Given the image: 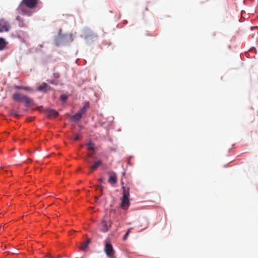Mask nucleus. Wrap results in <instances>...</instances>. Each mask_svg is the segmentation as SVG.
I'll return each mask as SVG.
<instances>
[{"label": "nucleus", "mask_w": 258, "mask_h": 258, "mask_svg": "<svg viewBox=\"0 0 258 258\" xmlns=\"http://www.w3.org/2000/svg\"><path fill=\"white\" fill-rule=\"evenodd\" d=\"M108 181L112 185H114L117 182V177L115 173H113L109 176Z\"/></svg>", "instance_id": "obj_13"}, {"label": "nucleus", "mask_w": 258, "mask_h": 258, "mask_svg": "<svg viewBox=\"0 0 258 258\" xmlns=\"http://www.w3.org/2000/svg\"><path fill=\"white\" fill-rule=\"evenodd\" d=\"M82 116V115L81 114V113L78 112L74 115L72 116L71 118L74 121H78L81 119Z\"/></svg>", "instance_id": "obj_17"}, {"label": "nucleus", "mask_w": 258, "mask_h": 258, "mask_svg": "<svg viewBox=\"0 0 258 258\" xmlns=\"http://www.w3.org/2000/svg\"><path fill=\"white\" fill-rule=\"evenodd\" d=\"M67 35H59L55 39V42L57 45H59L61 44L62 42L63 41V39L66 37H67Z\"/></svg>", "instance_id": "obj_15"}, {"label": "nucleus", "mask_w": 258, "mask_h": 258, "mask_svg": "<svg viewBox=\"0 0 258 258\" xmlns=\"http://www.w3.org/2000/svg\"><path fill=\"white\" fill-rule=\"evenodd\" d=\"M47 82H48L49 83L51 84H56L55 83L54 81H53V80H47Z\"/></svg>", "instance_id": "obj_28"}, {"label": "nucleus", "mask_w": 258, "mask_h": 258, "mask_svg": "<svg viewBox=\"0 0 258 258\" xmlns=\"http://www.w3.org/2000/svg\"><path fill=\"white\" fill-rule=\"evenodd\" d=\"M109 223L110 224L108 226L107 221L103 220L102 222V227L101 228V230L104 232H107L109 230V227H110L112 223L110 222H109Z\"/></svg>", "instance_id": "obj_9"}, {"label": "nucleus", "mask_w": 258, "mask_h": 258, "mask_svg": "<svg viewBox=\"0 0 258 258\" xmlns=\"http://www.w3.org/2000/svg\"><path fill=\"white\" fill-rule=\"evenodd\" d=\"M22 102H24L25 103L26 106L27 107L33 105L34 103L33 99L29 98L27 96H25Z\"/></svg>", "instance_id": "obj_12"}, {"label": "nucleus", "mask_w": 258, "mask_h": 258, "mask_svg": "<svg viewBox=\"0 0 258 258\" xmlns=\"http://www.w3.org/2000/svg\"><path fill=\"white\" fill-rule=\"evenodd\" d=\"M16 20L18 21V25L19 27H24L25 26V24L24 22V20L20 16H17L16 17Z\"/></svg>", "instance_id": "obj_18"}, {"label": "nucleus", "mask_w": 258, "mask_h": 258, "mask_svg": "<svg viewBox=\"0 0 258 258\" xmlns=\"http://www.w3.org/2000/svg\"><path fill=\"white\" fill-rule=\"evenodd\" d=\"M22 87L23 86H17V85H14V88L15 89H22Z\"/></svg>", "instance_id": "obj_26"}, {"label": "nucleus", "mask_w": 258, "mask_h": 258, "mask_svg": "<svg viewBox=\"0 0 258 258\" xmlns=\"http://www.w3.org/2000/svg\"><path fill=\"white\" fill-rule=\"evenodd\" d=\"M100 181L101 182H102L103 181H104V179L103 178H101L100 179H99Z\"/></svg>", "instance_id": "obj_29"}, {"label": "nucleus", "mask_w": 258, "mask_h": 258, "mask_svg": "<svg viewBox=\"0 0 258 258\" xmlns=\"http://www.w3.org/2000/svg\"><path fill=\"white\" fill-rule=\"evenodd\" d=\"M60 99L62 101L65 102L68 99V96L66 94H62L60 96Z\"/></svg>", "instance_id": "obj_20"}, {"label": "nucleus", "mask_w": 258, "mask_h": 258, "mask_svg": "<svg viewBox=\"0 0 258 258\" xmlns=\"http://www.w3.org/2000/svg\"><path fill=\"white\" fill-rule=\"evenodd\" d=\"M87 243H84L83 244V245L81 246L80 248L83 250H84L86 249V248L87 247Z\"/></svg>", "instance_id": "obj_23"}, {"label": "nucleus", "mask_w": 258, "mask_h": 258, "mask_svg": "<svg viewBox=\"0 0 258 258\" xmlns=\"http://www.w3.org/2000/svg\"><path fill=\"white\" fill-rule=\"evenodd\" d=\"M51 88L48 86L46 83H43L42 85L38 86L36 90L38 91L46 92L47 90H51Z\"/></svg>", "instance_id": "obj_7"}, {"label": "nucleus", "mask_w": 258, "mask_h": 258, "mask_svg": "<svg viewBox=\"0 0 258 258\" xmlns=\"http://www.w3.org/2000/svg\"><path fill=\"white\" fill-rule=\"evenodd\" d=\"M102 161L98 160L94 162V163L89 167L90 172H93L94 170L96 169L99 166L102 165Z\"/></svg>", "instance_id": "obj_10"}, {"label": "nucleus", "mask_w": 258, "mask_h": 258, "mask_svg": "<svg viewBox=\"0 0 258 258\" xmlns=\"http://www.w3.org/2000/svg\"><path fill=\"white\" fill-rule=\"evenodd\" d=\"M26 95H23L19 92L14 93L12 98L16 101L22 102Z\"/></svg>", "instance_id": "obj_6"}, {"label": "nucleus", "mask_w": 258, "mask_h": 258, "mask_svg": "<svg viewBox=\"0 0 258 258\" xmlns=\"http://www.w3.org/2000/svg\"><path fill=\"white\" fill-rule=\"evenodd\" d=\"M46 112L47 115L50 117H56L58 115V113L56 111L49 108L46 110Z\"/></svg>", "instance_id": "obj_8"}, {"label": "nucleus", "mask_w": 258, "mask_h": 258, "mask_svg": "<svg viewBox=\"0 0 258 258\" xmlns=\"http://www.w3.org/2000/svg\"><path fill=\"white\" fill-rule=\"evenodd\" d=\"M132 228H130L126 232V233L124 234V235L123 236V240H125L126 239V238H127L130 233V231L132 229Z\"/></svg>", "instance_id": "obj_21"}, {"label": "nucleus", "mask_w": 258, "mask_h": 258, "mask_svg": "<svg viewBox=\"0 0 258 258\" xmlns=\"http://www.w3.org/2000/svg\"><path fill=\"white\" fill-rule=\"evenodd\" d=\"M22 90L27 91H33V89L27 86H23L22 87Z\"/></svg>", "instance_id": "obj_22"}, {"label": "nucleus", "mask_w": 258, "mask_h": 258, "mask_svg": "<svg viewBox=\"0 0 258 258\" xmlns=\"http://www.w3.org/2000/svg\"><path fill=\"white\" fill-rule=\"evenodd\" d=\"M11 114L15 116H18L17 112L15 111H12Z\"/></svg>", "instance_id": "obj_25"}, {"label": "nucleus", "mask_w": 258, "mask_h": 258, "mask_svg": "<svg viewBox=\"0 0 258 258\" xmlns=\"http://www.w3.org/2000/svg\"><path fill=\"white\" fill-rule=\"evenodd\" d=\"M8 44V42L2 37H0V50H4Z\"/></svg>", "instance_id": "obj_14"}, {"label": "nucleus", "mask_w": 258, "mask_h": 258, "mask_svg": "<svg viewBox=\"0 0 258 258\" xmlns=\"http://www.w3.org/2000/svg\"><path fill=\"white\" fill-rule=\"evenodd\" d=\"M40 3V0H22L17 11L23 15L31 16L33 13L32 9L35 8Z\"/></svg>", "instance_id": "obj_1"}, {"label": "nucleus", "mask_w": 258, "mask_h": 258, "mask_svg": "<svg viewBox=\"0 0 258 258\" xmlns=\"http://www.w3.org/2000/svg\"><path fill=\"white\" fill-rule=\"evenodd\" d=\"M11 27V25L8 21L4 19H0V33L9 31Z\"/></svg>", "instance_id": "obj_3"}, {"label": "nucleus", "mask_w": 258, "mask_h": 258, "mask_svg": "<svg viewBox=\"0 0 258 258\" xmlns=\"http://www.w3.org/2000/svg\"><path fill=\"white\" fill-rule=\"evenodd\" d=\"M130 205L128 197H122L120 207L124 210L127 209Z\"/></svg>", "instance_id": "obj_5"}, {"label": "nucleus", "mask_w": 258, "mask_h": 258, "mask_svg": "<svg viewBox=\"0 0 258 258\" xmlns=\"http://www.w3.org/2000/svg\"><path fill=\"white\" fill-rule=\"evenodd\" d=\"M80 135L77 134L74 135V141H78L80 139Z\"/></svg>", "instance_id": "obj_24"}, {"label": "nucleus", "mask_w": 258, "mask_h": 258, "mask_svg": "<svg viewBox=\"0 0 258 258\" xmlns=\"http://www.w3.org/2000/svg\"><path fill=\"white\" fill-rule=\"evenodd\" d=\"M53 76L55 78L57 79L59 78V74L58 73H54Z\"/></svg>", "instance_id": "obj_27"}, {"label": "nucleus", "mask_w": 258, "mask_h": 258, "mask_svg": "<svg viewBox=\"0 0 258 258\" xmlns=\"http://www.w3.org/2000/svg\"><path fill=\"white\" fill-rule=\"evenodd\" d=\"M121 184H123V182H121ZM122 188L123 190L122 197H129V196H130V187L128 186H125L123 185H122Z\"/></svg>", "instance_id": "obj_11"}, {"label": "nucleus", "mask_w": 258, "mask_h": 258, "mask_svg": "<svg viewBox=\"0 0 258 258\" xmlns=\"http://www.w3.org/2000/svg\"><path fill=\"white\" fill-rule=\"evenodd\" d=\"M82 37H83L87 42H89L93 41V39L97 38L98 36L90 29H86L83 31Z\"/></svg>", "instance_id": "obj_2"}, {"label": "nucleus", "mask_w": 258, "mask_h": 258, "mask_svg": "<svg viewBox=\"0 0 258 258\" xmlns=\"http://www.w3.org/2000/svg\"><path fill=\"white\" fill-rule=\"evenodd\" d=\"M88 149L89 150H94L95 149L94 145L91 142H89L87 144Z\"/></svg>", "instance_id": "obj_19"}, {"label": "nucleus", "mask_w": 258, "mask_h": 258, "mask_svg": "<svg viewBox=\"0 0 258 258\" xmlns=\"http://www.w3.org/2000/svg\"><path fill=\"white\" fill-rule=\"evenodd\" d=\"M89 107V102H86L84 106L79 111L80 113H81V114L85 113L88 109Z\"/></svg>", "instance_id": "obj_16"}, {"label": "nucleus", "mask_w": 258, "mask_h": 258, "mask_svg": "<svg viewBox=\"0 0 258 258\" xmlns=\"http://www.w3.org/2000/svg\"><path fill=\"white\" fill-rule=\"evenodd\" d=\"M104 251L108 257L114 258V251L112 245L110 243H106L104 247Z\"/></svg>", "instance_id": "obj_4"}, {"label": "nucleus", "mask_w": 258, "mask_h": 258, "mask_svg": "<svg viewBox=\"0 0 258 258\" xmlns=\"http://www.w3.org/2000/svg\"><path fill=\"white\" fill-rule=\"evenodd\" d=\"M89 243V241H86L85 243H87V245H88V243Z\"/></svg>", "instance_id": "obj_30"}]
</instances>
